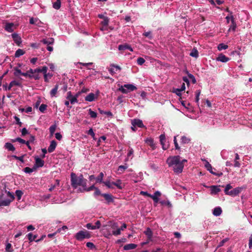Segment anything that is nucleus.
I'll return each mask as SVG.
<instances>
[{"label": "nucleus", "mask_w": 252, "mask_h": 252, "mask_svg": "<svg viewBox=\"0 0 252 252\" xmlns=\"http://www.w3.org/2000/svg\"><path fill=\"white\" fill-rule=\"evenodd\" d=\"M182 91L179 89H173V92L176 94L178 96H181Z\"/></svg>", "instance_id": "13d9d810"}, {"label": "nucleus", "mask_w": 252, "mask_h": 252, "mask_svg": "<svg viewBox=\"0 0 252 252\" xmlns=\"http://www.w3.org/2000/svg\"><path fill=\"white\" fill-rule=\"evenodd\" d=\"M40 77L39 76V73H35L32 74V79H34V80H39Z\"/></svg>", "instance_id": "69168bd1"}, {"label": "nucleus", "mask_w": 252, "mask_h": 252, "mask_svg": "<svg viewBox=\"0 0 252 252\" xmlns=\"http://www.w3.org/2000/svg\"><path fill=\"white\" fill-rule=\"evenodd\" d=\"M143 35L146 37H148L149 39H152L153 36L151 32H145L143 33Z\"/></svg>", "instance_id": "4d7b16f0"}, {"label": "nucleus", "mask_w": 252, "mask_h": 252, "mask_svg": "<svg viewBox=\"0 0 252 252\" xmlns=\"http://www.w3.org/2000/svg\"><path fill=\"white\" fill-rule=\"evenodd\" d=\"M180 162H181V160L179 156L170 157L167 159V163L169 166H173Z\"/></svg>", "instance_id": "39448f33"}, {"label": "nucleus", "mask_w": 252, "mask_h": 252, "mask_svg": "<svg viewBox=\"0 0 252 252\" xmlns=\"http://www.w3.org/2000/svg\"><path fill=\"white\" fill-rule=\"evenodd\" d=\"M127 168V166L120 165L118 167V171H120V173H123L126 169Z\"/></svg>", "instance_id": "603ef678"}, {"label": "nucleus", "mask_w": 252, "mask_h": 252, "mask_svg": "<svg viewBox=\"0 0 252 252\" xmlns=\"http://www.w3.org/2000/svg\"><path fill=\"white\" fill-rule=\"evenodd\" d=\"M34 170H35V169L33 168V167L32 168H31L29 167H26L24 169V172L27 173H31L32 172L34 171Z\"/></svg>", "instance_id": "8fccbe9b"}, {"label": "nucleus", "mask_w": 252, "mask_h": 252, "mask_svg": "<svg viewBox=\"0 0 252 252\" xmlns=\"http://www.w3.org/2000/svg\"><path fill=\"white\" fill-rule=\"evenodd\" d=\"M242 188L240 187L236 188L234 189H233L230 190L229 192L228 195L231 196H235L238 195L240 192L241 191Z\"/></svg>", "instance_id": "4468645a"}, {"label": "nucleus", "mask_w": 252, "mask_h": 252, "mask_svg": "<svg viewBox=\"0 0 252 252\" xmlns=\"http://www.w3.org/2000/svg\"><path fill=\"white\" fill-rule=\"evenodd\" d=\"M16 196L17 197L18 200H20L23 192L21 190H16L15 191Z\"/></svg>", "instance_id": "a19ab883"}, {"label": "nucleus", "mask_w": 252, "mask_h": 252, "mask_svg": "<svg viewBox=\"0 0 252 252\" xmlns=\"http://www.w3.org/2000/svg\"><path fill=\"white\" fill-rule=\"evenodd\" d=\"M14 86H21V84L20 83H19L18 82L16 81H15V80L12 81L10 83V84H9V86L8 87V90H10L11 89V88L12 87H13Z\"/></svg>", "instance_id": "473e14b6"}, {"label": "nucleus", "mask_w": 252, "mask_h": 252, "mask_svg": "<svg viewBox=\"0 0 252 252\" xmlns=\"http://www.w3.org/2000/svg\"><path fill=\"white\" fill-rule=\"evenodd\" d=\"M11 36L15 43L18 45H20L22 41L21 38L19 35L16 33H14L11 34Z\"/></svg>", "instance_id": "dca6fc26"}, {"label": "nucleus", "mask_w": 252, "mask_h": 252, "mask_svg": "<svg viewBox=\"0 0 252 252\" xmlns=\"http://www.w3.org/2000/svg\"><path fill=\"white\" fill-rule=\"evenodd\" d=\"M47 105L46 104H42L39 107V110L40 112L43 113L44 111L46 109Z\"/></svg>", "instance_id": "864d4df0"}, {"label": "nucleus", "mask_w": 252, "mask_h": 252, "mask_svg": "<svg viewBox=\"0 0 252 252\" xmlns=\"http://www.w3.org/2000/svg\"><path fill=\"white\" fill-rule=\"evenodd\" d=\"M200 94V91L199 90H197L195 92V101L196 103H198L199 100V95Z\"/></svg>", "instance_id": "bf43d9fd"}, {"label": "nucleus", "mask_w": 252, "mask_h": 252, "mask_svg": "<svg viewBox=\"0 0 252 252\" xmlns=\"http://www.w3.org/2000/svg\"><path fill=\"white\" fill-rule=\"evenodd\" d=\"M109 19L108 17L105 18L101 22V24L103 27H106L108 25Z\"/></svg>", "instance_id": "49530a36"}, {"label": "nucleus", "mask_w": 252, "mask_h": 252, "mask_svg": "<svg viewBox=\"0 0 252 252\" xmlns=\"http://www.w3.org/2000/svg\"><path fill=\"white\" fill-rule=\"evenodd\" d=\"M118 49L120 51H125L126 50H129L130 51H132V48L131 47L127 44H121L119 45L118 46Z\"/></svg>", "instance_id": "a211bd4d"}, {"label": "nucleus", "mask_w": 252, "mask_h": 252, "mask_svg": "<svg viewBox=\"0 0 252 252\" xmlns=\"http://www.w3.org/2000/svg\"><path fill=\"white\" fill-rule=\"evenodd\" d=\"M95 188H96V187H95L94 185H93L89 188H87V187H84L83 190L82 191H90L93 190L94 189H95Z\"/></svg>", "instance_id": "ea45409f"}, {"label": "nucleus", "mask_w": 252, "mask_h": 252, "mask_svg": "<svg viewBox=\"0 0 252 252\" xmlns=\"http://www.w3.org/2000/svg\"><path fill=\"white\" fill-rule=\"evenodd\" d=\"M189 55L192 57L197 58L198 57V52L196 48H193L190 53Z\"/></svg>", "instance_id": "2f4dec72"}, {"label": "nucleus", "mask_w": 252, "mask_h": 252, "mask_svg": "<svg viewBox=\"0 0 252 252\" xmlns=\"http://www.w3.org/2000/svg\"><path fill=\"white\" fill-rule=\"evenodd\" d=\"M14 195L5 189L2 190L0 194V207L9 206L14 200Z\"/></svg>", "instance_id": "f03ea898"}, {"label": "nucleus", "mask_w": 252, "mask_h": 252, "mask_svg": "<svg viewBox=\"0 0 252 252\" xmlns=\"http://www.w3.org/2000/svg\"><path fill=\"white\" fill-rule=\"evenodd\" d=\"M136 89L137 88L132 84H125L124 86H121L119 90L123 94H126Z\"/></svg>", "instance_id": "20e7f679"}, {"label": "nucleus", "mask_w": 252, "mask_h": 252, "mask_svg": "<svg viewBox=\"0 0 252 252\" xmlns=\"http://www.w3.org/2000/svg\"><path fill=\"white\" fill-rule=\"evenodd\" d=\"M159 141L163 150H165L168 148L169 145L166 144V140L165 134H162L159 136Z\"/></svg>", "instance_id": "6e6552de"}, {"label": "nucleus", "mask_w": 252, "mask_h": 252, "mask_svg": "<svg viewBox=\"0 0 252 252\" xmlns=\"http://www.w3.org/2000/svg\"><path fill=\"white\" fill-rule=\"evenodd\" d=\"M14 70L15 71L14 72V75L15 76H18L19 75H22V74L23 73V72H22L21 70L20 69H19L18 67H15L14 68Z\"/></svg>", "instance_id": "4c0bfd02"}, {"label": "nucleus", "mask_w": 252, "mask_h": 252, "mask_svg": "<svg viewBox=\"0 0 252 252\" xmlns=\"http://www.w3.org/2000/svg\"><path fill=\"white\" fill-rule=\"evenodd\" d=\"M104 177V174L102 172H100L99 174V175L96 178V183H103L102 180L103 178Z\"/></svg>", "instance_id": "c9c22d12"}, {"label": "nucleus", "mask_w": 252, "mask_h": 252, "mask_svg": "<svg viewBox=\"0 0 252 252\" xmlns=\"http://www.w3.org/2000/svg\"><path fill=\"white\" fill-rule=\"evenodd\" d=\"M41 42H42L44 44H47V45H49L50 44H52L54 42V39L53 38H49L48 39H43Z\"/></svg>", "instance_id": "5701e85b"}, {"label": "nucleus", "mask_w": 252, "mask_h": 252, "mask_svg": "<svg viewBox=\"0 0 252 252\" xmlns=\"http://www.w3.org/2000/svg\"><path fill=\"white\" fill-rule=\"evenodd\" d=\"M88 134L90 135L94 139L95 133H94L93 129L90 128L87 132Z\"/></svg>", "instance_id": "680f3d73"}, {"label": "nucleus", "mask_w": 252, "mask_h": 252, "mask_svg": "<svg viewBox=\"0 0 252 252\" xmlns=\"http://www.w3.org/2000/svg\"><path fill=\"white\" fill-rule=\"evenodd\" d=\"M212 194H217L220 191L218 186H212L210 187Z\"/></svg>", "instance_id": "393cba45"}, {"label": "nucleus", "mask_w": 252, "mask_h": 252, "mask_svg": "<svg viewBox=\"0 0 252 252\" xmlns=\"http://www.w3.org/2000/svg\"><path fill=\"white\" fill-rule=\"evenodd\" d=\"M11 141L12 142H19V143L22 144H25L26 142L25 140L20 137H17L15 139H12Z\"/></svg>", "instance_id": "c03bdc74"}, {"label": "nucleus", "mask_w": 252, "mask_h": 252, "mask_svg": "<svg viewBox=\"0 0 252 252\" xmlns=\"http://www.w3.org/2000/svg\"><path fill=\"white\" fill-rule=\"evenodd\" d=\"M22 136H25L26 134H28V131L26 128L24 127L22 128L21 130Z\"/></svg>", "instance_id": "338daca9"}, {"label": "nucleus", "mask_w": 252, "mask_h": 252, "mask_svg": "<svg viewBox=\"0 0 252 252\" xmlns=\"http://www.w3.org/2000/svg\"><path fill=\"white\" fill-rule=\"evenodd\" d=\"M103 183L109 189H113V187L112 186V183L110 182V181H106L103 182Z\"/></svg>", "instance_id": "3c124183"}, {"label": "nucleus", "mask_w": 252, "mask_h": 252, "mask_svg": "<svg viewBox=\"0 0 252 252\" xmlns=\"http://www.w3.org/2000/svg\"><path fill=\"white\" fill-rule=\"evenodd\" d=\"M25 53V52L23 50L19 49L16 51L15 53V57L16 58H18L21 56L24 55Z\"/></svg>", "instance_id": "72a5a7b5"}, {"label": "nucleus", "mask_w": 252, "mask_h": 252, "mask_svg": "<svg viewBox=\"0 0 252 252\" xmlns=\"http://www.w3.org/2000/svg\"><path fill=\"white\" fill-rule=\"evenodd\" d=\"M59 88V85L58 84H56L54 88L51 90L50 91V95L51 97H54L56 96V95L57 94L58 90Z\"/></svg>", "instance_id": "a878e982"}, {"label": "nucleus", "mask_w": 252, "mask_h": 252, "mask_svg": "<svg viewBox=\"0 0 252 252\" xmlns=\"http://www.w3.org/2000/svg\"><path fill=\"white\" fill-rule=\"evenodd\" d=\"M56 146H57V142L55 140H52L51 142L50 145L48 148V152L52 153L53 151H54V150L56 149Z\"/></svg>", "instance_id": "aec40b11"}, {"label": "nucleus", "mask_w": 252, "mask_h": 252, "mask_svg": "<svg viewBox=\"0 0 252 252\" xmlns=\"http://www.w3.org/2000/svg\"><path fill=\"white\" fill-rule=\"evenodd\" d=\"M56 127H57V126H56V125H52L50 127L49 131H50V133H51V134L52 135L54 133V132H55V131L56 130Z\"/></svg>", "instance_id": "de8ad7c7"}, {"label": "nucleus", "mask_w": 252, "mask_h": 252, "mask_svg": "<svg viewBox=\"0 0 252 252\" xmlns=\"http://www.w3.org/2000/svg\"><path fill=\"white\" fill-rule=\"evenodd\" d=\"M161 195V193L159 191H156L154 195H151L150 197L152 198L154 201L156 203H158V197Z\"/></svg>", "instance_id": "412c9836"}, {"label": "nucleus", "mask_w": 252, "mask_h": 252, "mask_svg": "<svg viewBox=\"0 0 252 252\" xmlns=\"http://www.w3.org/2000/svg\"><path fill=\"white\" fill-rule=\"evenodd\" d=\"M75 238L78 241H82L84 239H89L91 235L90 232L85 230H81L75 234Z\"/></svg>", "instance_id": "7ed1b4c3"}, {"label": "nucleus", "mask_w": 252, "mask_h": 252, "mask_svg": "<svg viewBox=\"0 0 252 252\" xmlns=\"http://www.w3.org/2000/svg\"><path fill=\"white\" fill-rule=\"evenodd\" d=\"M145 142L150 146L153 150H154L156 148V144L154 143V141L153 138H147L145 140Z\"/></svg>", "instance_id": "6ab92c4d"}, {"label": "nucleus", "mask_w": 252, "mask_h": 252, "mask_svg": "<svg viewBox=\"0 0 252 252\" xmlns=\"http://www.w3.org/2000/svg\"><path fill=\"white\" fill-rule=\"evenodd\" d=\"M137 247V245L134 244H128L124 246V250L126 251H128L130 250H132Z\"/></svg>", "instance_id": "4be33fe9"}, {"label": "nucleus", "mask_w": 252, "mask_h": 252, "mask_svg": "<svg viewBox=\"0 0 252 252\" xmlns=\"http://www.w3.org/2000/svg\"><path fill=\"white\" fill-rule=\"evenodd\" d=\"M145 62V60L144 58L139 57L137 60V63L139 65H142Z\"/></svg>", "instance_id": "09e8293b"}, {"label": "nucleus", "mask_w": 252, "mask_h": 252, "mask_svg": "<svg viewBox=\"0 0 252 252\" xmlns=\"http://www.w3.org/2000/svg\"><path fill=\"white\" fill-rule=\"evenodd\" d=\"M25 156V155H22L21 157H17V156H15V155H12V157L13 158H15V159H17V160L21 161L22 162H24V157Z\"/></svg>", "instance_id": "a18cd8bd"}, {"label": "nucleus", "mask_w": 252, "mask_h": 252, "mask_svg": "<svg viewBox=\"0 0 252 252\" xmlns=\"http://www.w3.org/2000/svg\"><path fill=\"white\" fill-rule=\"evenodd\" d=\"M4 147L10 151H14L15 150V148L10 143H6L4 145Z\"/></svg>", "instance_id": "c756f323"}, {"label": "nucleus", "mask_w": 252, "mask_h": 252, "mask_svg": "<svg viewBox=\"0 0 252 252\" xmlns=\"http://www.w3.org/2000/svg\"><path fill=\"white\" fill-rule=\"evenodd\" d=\"M131 125L133 126H136V127L140 128L145 127L143 124L142 121L138 119H134L131 120Z\"/></svg>", "instance_id": "1a4fd4ad"}, {"label": "nucleus", "mask_w": 252, "mask_h": 252, "mask_svg": "<svg viewBox=\"0 0 252 252\" xmlns=\"http://www.w3.org/2000/svg\"><path fill=\"white\" fill-rule=\"evenodd\" d=\"M101 196L104 198L108 204L114 202V197L110 193H103Z\"/></svg>", "instance_id": "f8f14e48"}, {"label": "nucleus", "mask_w": 252, "mask_h": 252, "mask_svg": "<svg viewBox=\"0 0 252 252\" xmlns=\"http://www.w3.org/2000/svg\"><path fill=\"white\" fill-rule=\"evenodd\" d=\"M249 247L250 249L252 248V234L251 235L249 238Z\"/></svg>", "instance_id": "774afa93"}, {"label": "nucleus", "mask_w": 252, "mask_h": 252, "mask_svg": "<svg viewBox=\"0 0 252 252\" xmlns=\"http://www.w3.org/2000/svg\"><path fill=\"white\" fill-rule=\"evenodd\" d=\"M61 0H57L56 1L53 3V7L55 9L58 10L61 8Z\"/></svg>", "instance_id": "7c9ffc66"}, {"label": "nucleus", "mask_w": 252, "mask_h": 252, "mask_svg": "<svg viewBox=\"0 0 252 252\" xmlns=\"http://www.w3.org/2000/svg\"><path fill=\"white\" fill-rule=\"evenodd\" d=\"M222 213V210L220 207H218L214 208L213 214L215 216H219Z\"/></svg>", "instance_id": "b1692460"}, {"label": "nucleus", "mask_w": 252, "mask_h": 252, "mask_svg": "<svg viewBox=\"0 0 252 252\" xmlns=\"http://www.w3.org/2000/svg\"><path fill=\"white\" fill-rule=\"evenodd\" d=\"M48 70V67L46 66H44L41 68V73H42L44 75V81L46 82H48V80L47 79V76H49L50 78H51L52 75L50 74L49 73H47V71Z\"/></svg>", "instance_id": "ddd939ff"}, {"label": "nucleus", "mask_w": 252, "mask_h": 252, "mask_svg": "<svg viewBox=\"0 0 252 252\" xmlns=\"http://www.w3.org/2000/svg\"><path fill=\"white\" fill-rule=\"evenodd\" d=\"M86 246L91 249H94L95 248V245L92 242H87L86 243Z\"/></svg>", "instance_id": "6e6d98bb"}, {"label": "nucleus", "mask_w": 252, "mask_h": 252, "mask_svg": "<svg viewBox=\"0 0 252 252\" xmlns=\"http://www.w3.org/2000/svg\"><path fill=\"white\" fill-rule=\"evenodd\" d=\"M184 166L183 163L181 162L173 166V170L176 173H181L183 171Z\"/></svg>", "instance_id": "9d476101"}, {"label": "nucleus", "mask_w": 252, "mask_h": 252, "mask_svg": "<svg viewBox=\"0 0 252 252\" xmlns=\"http://www.w3.org/2000/svg\"><path fill=\"white\" fill-rule=\"evenodd\" d=\"M205 166L206 168L208 171H209L210 173H211L213 175H215L218 177H220V176H222L223 174L221 172H216L213 171L212 165L208 161H206V162L205 164Z\"/></svg>", "instance_id": "0eeeda50"}, {"label": "nucleus", "mask_w": 252, "mask_h": 252, "mask_svg": "<svg viewBox=\"0 0 252 252\" xmlns=\"http://www.w3.org/2000/svg\"><path fill=\"white\" fill-rule=\"evenodd\" d=\"M27 237L30 242H32L33 241H35V239H36L37 235H34V236H33L32 233H30L27 235Z\"/></svg>", "instance_id": "f704fd0d"}, {"label": "nucleus", "mask_w": 252, "mask_h": 252, "mask_svg": "<svg viewBox=\"0 0 252 252\" xmlns=\"http://www.w3.org/2000/svg\"><path fill=\"white\" fill-rule=\"evenodd\" d=\"M228 47V45H225L223 43H220V44H219L218 46V49L219 50H222L223 49H227Z\"/></svg>", "instance_id": "79ce46f5"}, {"label": "nucleus", "mask_w": 252, "mask_h": 252, "mask_svg": "<svg viewBox=\"0 0 252 252\" xmlns=\"http://www.w3.org/2000/svg\"><path fill=\"white\" fill-rule=\"evenodd\" d=\"M89 114L92 118L94 119L97 117V113L91 109H89Z\"/></svg>", "instance_id": "e433bc0d"}, {"label": "nucleus", "mask_w": 252, "mask_h": 252, "mask_svg": "<svg viewBox=\"0 0 252 252\" xmlns=\"http://www.w3.org/2000/svg\"><path fill=\"white\" fill-rule=\"evenodd\" d=\"M77 97H78V95H76L75 96H73L72 97H70V99H68V100L70 101V103L72 104H73L75 102H78Z\"/></svg>", "instance_id": "37998d69"}, {"label": "nucleus", "mask_w": 252, "mask_h": 252, "mask_svg": "<svg viewBox=\"0 0 252 252\" xmlns=\"http://www.w3.org/2000/svg\"><path fill=\"white\" fill-rule=\"evenodd\" d=\"M190 139L185 136H183L181 138V143L183 144H188L190 142Z\"/></svg>", "instance_id": "58836bf2"}, {"label": "nucleus", "mask_w": 252, "mask_h": 252, "mask_svg": "<svg viewBox=\"0 0 252 252\" xmlns=\"http://www.w3.org/2000/svg\"><path fill=\"white\" fill-rule=\"evenodd\" d=\"M112 184L113 185L115 186L116 187H117L118 189H122L124 188V186H122L121 180L119 179L117 180L116 182H112Z\"/></svg>", "instance_id": "cd10ccee"}, {"label": "nucleus", "mask_w": 252, "mask_h": 252, "mask_svg": "<svg viewBox=\"0 0 252 252\" xmlns=\"http://www.w3.org/2000/svg\"><path fill=\"white\" fill-rule=\"evenodd\" d=\"M17 28V26L14 25L13 23H6L4 29L9 32H13Z\"/></svg>", "instance_id": "423d86ee"}, {"label": "nucleus", "mask_w": 252, "mask_h": 252, "mask_svg": "<svg viewBox=\"0 0 252 252\" xmlns=\"http://www.w3.org/2000/svg\"><path fill=\"white\" fill-rule=\"evenodd\" d=\"M120 234H121V230L119 229V228H118L116 230L112 231V234L115 236L119 235Z\"/></svg>", "instance_id": "0e129e2a"}, {"label": "nucleus", "mask_w": 252, "mask_h": 252, "mask_svg": "<svg viewBox=\"0 0 252 252\" xmlns=\"http://www.w3.org/2000/svg\"><path fill=\"white\" fill-rule=\"evenodd\" d=\"M14 119L16 121V124L20 126H22V123L20 122V119L16 116L14 117Z\"/></svg>", "instance_id": "e2e57ef3"}, {"label": "nucleus", "mask_w": 252, "mask_h": 252, "mask_svg": "<svg viewBox=\"0 0 252 252\" xmlns=\"http://www.w3.org/2000/svg\"><path fill=\"white\" fill-rule=\"evenodd\" d=\"M86 228H87L88 229H91V230H95V227L94 225H93L92 223H88L86 225Z\"/></svg>", "instance_id": "052dcab7"}, {"label": "nucleus", "mask_w": 252, "mask_h": 252, "mask_svg": "<svg viewBox=\"0 0 252 252\" xmlns=\"http://www.w3.org/2000/svg\"><path fill=\"white\" fill-rule=\"evenodd\" d=\"M217 61L222 63H226L229 61L230 59L222 54H220L216 59Z\"/></svg>", "instance_id": "f3484780"}, {"label": "nucleus", "mask_w": 252, "mask_h": 252, "mask_svg": "<svg viewBox=\"0 0 252 252\" xmlns=\"http://www.w3.org/2000/svg\"><path fill=\"white\" fill-rule=\"evenodd\" d=\"M35 163L33 166V168L35 169L38 167H41L44 166V160L40 159L38 157H35Z\"/></svg>", "instance_id": "9b49d317"}, {"label": "nucleus", "mask_w": 252, "mask_h": 252, "mask_svg": "<svg viewBox=\"0 0 252 252\" xmlns=\"http://www.w3.org/2000/svg\"><path fill=\"white\" fill-rule=\"evenodd\" d=\"M188 77H189V78H190L193 84H195L196 83V79L194 77V76L190 74V73H189L188 72Z\"/></svg>", "instance_id": "5fc2aeb1"}, {"label": "nucleus", "mask_w": 252, "mask_h": 252, "mask_svg": "<svg viewBox=\"0 0 252 252\" xmlns=\"http://www.w3.org/2000/svg\"><path fill=\"white\" fill-rule=\"evenodd\" d=\"M144 233L147 235L148 240H151L153 236V232L151 229L148 227Z\"/></svg>", "instance_id": "bb28decb"}, {"label": "nucleus", "mask_w": 252, "mask_h": 252, "mask_svg": "<svg viewBox=\"0 0 252 252\" xmlns=\"http://www.w3.org/2000/svg\"><path fill=\"white\" fill-rule=\"evenodd\" d=\"M230 17H231V24L229 29V31L232 30L233 31H235L236 28V23L235 22L234 17L232 15V12H230Z\"/></svg>", "instance_id": "2eb2a0df"}, {"label": "nucleus", "mask_w": 252, "mask_h": 252, "mask_svg": "<svg viewBox=\"0 0 252 252\" xmlns=\"http://www.w3.org/2000/svg\"><path fill=\"white\" fill-rule=\"evenodd\" d=\"M70 182L71 186L74 189L79 186L83 188L86 187L87 180L84 178L82 174L78 176L75 173L72 172L70 174Z\"/></svg>", "instance_id": "f257e3e1"}, {"label": "nucleus", "mask_w": 252, "mask_h": 252, "mask_svg": "<svg viewBox=\"0 0 252 252\" xmlns=\"http://www.w3.org/2000/svg\"><path fill=\"white\" fill-rule=\"evenodd\" d=\"M85 99L87 101H93L94 100V94L93 93H90L88 95H87Z\"/></svg>", "instance_id": "c85d7f7f"}]
</instances>
